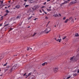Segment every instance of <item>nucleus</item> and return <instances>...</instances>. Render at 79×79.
<instances>
[{
  "label": "nucleus",
  "instance_id": "f257e3e1",
  "mask_svg": "<svg viewBox=\"0 0 79 79\" xmlns=\"http://www.w3.org/2000/svg\"><path fill=\"white\" fill-rule=\"evenodd\" d=\"M17 65L15 64L14 66H13L12 68H11V69L10 70V73H11L13 71H14L15 69H17Z\"/></svg>",
  "mask_w": 79,
  "mask_h": 79
},
{
  "label": "nucleus",
  "instance_id": "f03ea898",
  "mask_svg": "<svg viewBox=\"0 0 79 79\" xmlns=\"http://www.w3.org/2000/svg\"><path fill=\"white\" fill-rule=\"evenodd\" d=\"M51 30V29H50V28L48 27L47 28V29L44 31V32L46 34H48V32H50Z\"/></svg>",
  "mask_w": 79,
  "mask_h": 79
},
{
  "label": "nucleus",
  "instance_id": "7ed1b4c3",
  "mask_svg": "<svg viewBox=\"0 0 79 79\" xmlns=\"http://www.w3.org/2000/svg\"><path fill=\"white\" fill-rule=\"evenodd\" d=\"M11 69V66L7 65L6 66V68L5 69V71H7L8 70H9L10 71V70Z\"/></svg>",
  "mask_w": 79,
  "mask_h": 79
},
{
  "label": "nucleus",
  "instance_id": "20e7f679",
  "mask_svg": "<svg viewBox=\"0 0 79 79\" xmlns=\"http://www.w3.org/2000/svg\"><path fill=\"white\" fill-rule=\"evenodd\" d=\"M58 69L57 68H54L53 71L54 73H56L58 71Z\"/></svg>",
  "mask_w": 79,
  "mask_h": 79
},
{
  "label": "nucleus",
  "instance_id": "39448f33",
  "mask_svg": "<svg viewBox=\"0 0 79 79\" xmlns=\"http://www.w3.org/2000/svg\"><path fill=\"white\" fill-rule=\"evenodd\" d=\"M35 10V8H31L29 9V10L30 11L32 12V11H34Z\"/></svg>",
  "mask_w": 79,
  "mask_h": 79
},
{
  "label": "nucleus",
  "instance_id": "423d86ee",
  "mask_svg": "<svg viewBox=\"0 0 79 79\" xmlns=\"http://www.w3.org/2000/svg\"><path fill=\"white\" fill-rule=\"evenodd\" d=\"M70 60V62H72V61H74V59L73 58V57H71Z\"/></svg>",
  "mask_w": 79,
  "mask_h": 79
},
{
  "label": "nucleus",
  "instance_id": "0eeeda50",
  "mask_svg": "<svg viewBox=\"0 0 79 79\" xmlns=\"http://www.w3.org/2000/svg\"><path fill=\"white\" fill-rule=\"evenodd\" d=\"M28 2L29 3H34L35 1H33V0H28Z\"/></svg>",
  "mask_w": 79,
  "mask_h": 79
},
{
  "label": "nucleus",
  "instance_id": "6e6552de",
  "mask_svg": "<svg viewBox=\"0 0 79 79\" xmlns=\"http://www.w3.org/2000/svg\"><path fill=\"white\" fill-rule=\"evenodd\" d=\"M69 19L70 20H71L72 22L73 23H74V20H73V17H71L69 18Z\"/></svg>",
  "mask_w": 79,
  "mask_h": 79
},
{
  "label": "nucleus",
  "instance_id": "1a4fd4ad",
  "mask_svg": "<svg viewBox=\"0 0 79 79\" xmlns=\"http://www.w3.org/2000/svg\"><path fill=\"white\" fill-rule=\"evenodd\" d=\"M68 21H69V19H66L64 22V23H68Z\"/></svg>",
  "mask_w": 79,
  "mask_h": 79
},
{
  "label": "nucleus",
  "instance_id": "9d476101",
  "mask_svg": "<svg viewBox=\"0 0 79 79\" xmlns=\"http://www.w3.org/2000/svg\"><path fill=\"white\" fill-rule=\"evenodd\" d=\"M47 10L48 12L51 11H52V10L51 9H47Z\"/></svg>",
  "mask_w": 79,
  "mask_h": 79
},
{
  "label": "nucleus",
  "instance_id": "9b49d317",
  "mask_svg": "<svg viewBox=\"0 0 79 79\" xmlns=\"http://www.w3.org/2000/svg\"><path fill=\"white\" fill-rule=\"evenodd\" d=\"M53 16H54V17H57L59 16L58 15L55 14Z\"/></svg>",
  "mask_w": 79,
  "mask_h": 79
},
{
  "label": "nucleus",
  "instance_id": "f8f14e48",
  "mask_svg": "<svg viewBox=\"0 0 79 79\" xmlns=\"http://www.w3.org/2000/svg\"><path fill=\"white\" fill-rule=\"evenodd\" d=\"M6 13H7V14H8V13H10V11H8V10H6Z\"/></svg>",
  "mask_w": 79,
  "mask_h": 79
},
{
  "label": "nucleus",
  "instance_id": "ddd939ff",
  "mask_svg": "<svg viewBox=\"0 0 79 79\" xmlns=\"http://www.w3.org/2000/svg\"><path fill=\"white\" fill-rule=\"evenodd\" d=\"M35 9H37V8H39V6H35Z\"/></svg>",
  "mask_w": 79,
  "mask_h": 79
},
{
  "label": "nucleus",
  "instance_id": "4468645a",
  "mask_svg": "<svg viewBox=\"0 0 79 79\" xmlns=\"http://www.w3.org/2000/svg\"><path fill=\"white\" fill-rule=\"evenodd\" d=\"M75 35L76 37H79V35H78V33L76 34Z\"/></svg>",
  "mask_w": 79,
  "mask_h": 79
},
{
  "label": "nucleus",
  "instance_id": "2eb2a0df",
  "mask_svg": "<svg viewBox=\"0 0 79 79\" xmlns=\"http://www.w3.org/2000/svg\"><path fill=\"white\" fill-rule=\"evenodd\" d=\"M57 40H58V41H59V42H61V39H58Z\"/></svg>",
  "mask_w": 79,
  "mask_h": 79
},
{
  "label": "nucleus",
  "instance_id": "dca6fc26",
  "mask_svg": "<svg viewBox=\"0 0 79 79\" xmlns=\"http://www.w3.org/2000/svg\"><path fill=\"white\" fill-rule=\"evenodd\" d=\"M32 74V73H29L28 75H27V76H31Z\"/></svg>",
  "mask_w": 79,
  "mask_h": 79
},
{
  "label": "nucleus",
  "instance_id": "f3484780",
  "mask_svg": "<svg viewBox=\"0 0 79 79\" xmlns=\"http://www.w3.org/2000/svg\"><path fill=\"white\" fill-rule=\"evenodd\" d=\"M19 7H20L19 6H15V8L18 9L19 8Z\"/></svg>",
  "mask_w": 79,
  "mask_h": 79
},
{
  "label": "nucleus",
  "instance_id": "a211bd4d",
  "mask_svg": "<svg viewBox=\"0 0 79 79\" xmlns=\"http://www.w3.org/2000/svg\"><path fill=\"white\" fill-rule=\"evenodd\" d=\"M20 16L18 15L16 17V19H19V18H20Z\"/></svg>",
  "mask_w": 79,
  "mask_h": 79
},
{
  "label": "nucleus",
  "instance_id": "6ab92c4d",
  "mask_svg": "<svg viewBox=\"0 0 79 79\" xmlns=\"http://www.w3.org/2000/svg\"><path fill=\"white\" fill-rule=\"evenodd\" d=\"M8 64V63H6V64H4V65H3V66H6V65H7Z\"/></svg>",
  "mask_w": 79,
  "mask_h": 79
},
{
  "label": "nucleus",
  "instance_id": "aec40b11",
  "mask_svg": "<svg viewBox=\"0 0 79 79\" xmlns=\"http://www.w3.org/2000/svg\"><path fill=\"white\" fill-rule=\"evenodd\" d=\"M69 2H68L67 1H65L64 2V4H66V3H68Z\"/></svg>",
  "mask_w": 79,
  "mask_h": 79
},
{
  "label": "nucleus",
  "instance_id": "412c9836",
  "mask_svg": "<svg viewBox=\"0 0 79 79\" xmlns=\"http://www.w3.org/2000/svg\"><path fill=\"white\" fill-rule=\"evenodd\" d=\"M73 76H77V74H76V73H73Z\"/></svg>",
  "mask_w": 79,
  "mask_h": 79
},
{
  "label": "nucleus",
  "instance_id": "4be33fe9",
  "mask_svg": "<svg viewBox=\"0 0 79 79\" xmlns=\"http://www.w3.org/2000/svg\"><path fill=\"white\" fill-rule=\"evenodd\" d=\"M36 34H37L36 33H34L33 35L32 36V37H34V36H35V35H36Z\"/></svg>",
  "mask_w": 79,
  "mask_h": 79
},
{
  "label": "nucleus",
  "instance_id": "5701e85b",
  "mask_svg": "<svg viewBox=\"0 0 79 79\" xmlns=\"http://www.w3.org/2000/svg\"><path fill=\"white\" fill-rule=\"evenodd\" d=\"M24 76H27V75H26V73H25L23 75Z\"/></svg>",
  "mask_w": 79,
  "mask_h": 79
},
{
  "label": "nucleus",
  "instance_id": "b1692460",
  "mask_svg": "<svg viewBox=\"0 0 79 79\" xmlns=\"http://www.w3.org/2000/svg\"><path fill=\"white\" fill-rule=\"evenodd\" d=\"M66 17H64V18H63V20H65V19H66Z\"/></svg>",
  "mask_w": 79,
  "mask_h": 79
},
{
  "label": "nucleus",
  "instance_id": "393cba45",
  "mask_svg": "<svg viewBox=\"0 0 79 79\" xmlns=\"http://www.w3.org/2000/svg\"><path fill=\"white\" fill-rule=\"evenodd\" d=\"M64 4V3H62L60 5V6H63V5Z\"/></svg>",
  "mask_w": 79,
  "mask_h": 79
},
{
  "label": "nucleus",
  "instance_id": "a878e982",
  "mask_svg": "<svg viewBox=\"0 0 79 79\" xmlns=\"http://www.w3.org/2000/svg\"><path fill=\"white\" fill-rule=\"evenodd\" d=\"M76 57H79V53L77 54Z\"/></svg>",
  "mask_w": 79,
  "mask_h": 79
},
{
  "label": "nucleus",
  "instance_id": "bb28decb",
  "mask_svg": "<svg viewBox=\"0 0 79 79\" xmlns=\"http://www.w3.org/2000/svg\"><path fill=\"white\" fill-rule=\"evenodd\" d=\"M66 38V36H65L64 38L62 39L63 40H64V39H65V38Z\"/></svg>",
  "mask_w": 79,
  "mask_h": 79
},
{
  "label": "nucleus",
  "instance_id": "cd10ccee",
  "mask_svg": "<svg viewBox=\"0 0 79 79\" xmlns=\"http://www.w3.org/2000/svg\"><path fill=\"white\" fill-rule=\"evenodd\" d=\"M71 77V76H70L68 77H67V79H69Z\"/></svg>",
  "mask_w": 79,
  "mask_h": 79
},
{
  "label": "nucleus",
  "instance_id": "c85d7f7f",
  "mask_svg": "<svg viewBox=\"0 0 79 79\" xmlns=\"http://www.w3.org/2000/svg\"><path fill=\"white\" fill-rule=\"evenodd\" d=\"M29 6V5H26L25 6V7H28V6Z\"/></svg>",
  "mask_w": 79,
  "mask_h": 79
},
{
  "label": "nucleus",
  "instance_id": "c756f323",
  "mask_svg": "<svg viewBox=\"0 0 79 79\" xmlns=\"http://www.w3.org/2000/svg\"><path fill=\"white\" fill-rule=\"evenodd\" d=\"M7 15H8V14L6 13V14L4 15V16H7Z\"/></svg>",
  "mask_w": 79,
  "mask_h": 79
},
{
  "label": "nucleus",
  "instance_id": "7c9ffc66",
  "mask_svg": "<svg viewBox=\"0 0 79 79\" xmlns=\"http://www.w3.org/2000/svg\"><path fill=\"white\" fill-rule=\"evenodd\" d=\"M45 63H43V64H42V65L43 66H45Z\"/></svg>",
  "mask_w": 79,
  "mask_h": 79
},
{
  "label": "nucleus",
  "instance_id": "2f4dec72",
  "mask_svg": "<svg viewBox=\"0 0 79 79\" xmlns=\"http://www.w3.org/2000/svg\"><path fill=\"white\" fill-rule=\"evenodd\" d=\"M3 57H2V58H0V61H1V60H2V59H3Z\"/></svg>",
  "mask_w": 79,
  "mask_h": 79
},
{
  "label": "nucleus",
  "instance_id": "473e14b6",
  "mask_svg": "<svg viewBox=\"0 0 79 79\" xmlns=\"http://www.w3.org/2000/svg\"><path fill=\"white\" fill-rule=\"evenodd\" d=\"M54 39H55V40H56V41L57 42H58V40H56V38H55Z\"/></svg>",
  "mask_w": 79,
  "mask_h": 79
},
{
  "label": "nucleus",
  "instance_id": "72a5a7b5",
  "mask_svg": "<svg viewBox=\"0 0 79 79\" xmlns=\"http://www.w3.org/2000/svg\"><path fill=\"white\" fill-rule=\"evenodd\" d=\"M78 69H76V70H75V71L76 72L77 71H78Z\"/></svg>",
  "mask_w": 79,
  "mask_h": 79
},
{
  "label": "nucleus",
  "instance_id": "f704fd0d",
  "mask_svg": "<svg viewBox=\"0 0 79 79\" xmlns=\"http://www.w3.org/2000/svg\"><path fill=\"white\" fill-rule=\"evenodd\" d=\"M31 18H32V16H31V17H30L28 19H31Z\"/></svg>",
  "mask_w": 79,
  "mask_h": 79
},
{
  "label": "nucleus",
  "instance_id": "c9c22d12",
  "mask_svg": "<svg viewBox=\"0 0 79 79\" xmlns=\"http://www.w3.org/2000/svg\"><path fill=\"white\" fill-rule=\"evenodd\" d=\"M8 25H9V24H6L4 26V27H5V26H8Z\"/></svg>",
  "mask_w": 79,
  "mask_h": 79
},
{
  "label": "nucleus",
  "instance_id": "e433bc0d",
  "mask_svg": "<svg viewBox=\"0 0 79 79\" xmlns=\"http://www.w3.org/2000/svg\"><path fill=\"white\" fill-rule=\"evenodd\" d=\"M1 3V4H2L3 3V1H2Z\"/></svg>",
  "mask_w": 79,
  "mask_h": 79
},
{
  "label": "nucleus",
  "instance_id": "4c0bfd02",
  "mask_svg": "<svg viewBox=\"0 0 79 79\" xmlns=\"http://www.w3.org/2000/svg\"><path fill=\"white\" fill-rule=\"evenodd\" d=\"M50 21H49L48 22V23L47 25V26H48V24H49V23H50Z\"/></svg>",
  "mask_w": 79,
  "mask_h": 79
},
{
  "label": "nucleus",
  "instance_id": "58836bf2",
  "mask_svg": "<svg viewBox=\"0 0 79 79\" xmlns=\"http://www.w3.org/2000/svg\"><path fill=\"white\" fill-rule=\"evenodd\" d=\"M3 5H0V6H2V7H3Z\"/></svg>",
  "mask_w": 79,
  "mask_h": 79
},
{
  "label": "nucleus",
  "instance_id": "ea45409f",
  "mask_svg": "<svg viewBox=\"0 0 79 79\" xmlns=\"http://www.w3.org/2000/svg\"><path fill=\"white\" fill-rule=\"evenodd\" d=\"M27 50V51L29 50V48H28Z\"/></svg>",
  "mask_w": 79,
  "mask_h": 79
},
{
  "label": "nucleus",
  "instance_id": "a19ab883",
  "mask_svg": "<svg viewBox=\"0 0 79 79\" xmlns=\"http://www.w3.org/2000/svg\"><path fill=\"white\" fill-rule=\"evenodd\" d=\"M45 19H48V17H47L46 16V17H45Z\"/></svg>",
  "mask_w": 79,
  "mask_h": 79
},
{
  "label": "nucleus",
  "instance_id": "79ce46f5",
  "mask_svg": "<svg viewBox=\"0 0 79 79\" xmlns=\"http://www.w3.org/2000/svg\"><path fill=\"white\" fill-rule=\"evenodd\" d=\"M46 3H47L46 2H45L44 3V5H46Z\"/></svg>",
  "mask_w": 79,
  "mask_h": 79
},
{
  "label": "nucleus",
  "instance_id": "37998d69",
  "mask_svg": "<svg viewBox=\"0 0 79 79\" xmlns=\"http://www.w3.org/2000/svg\"><path fill=\"white\" fill-rule=\"evenodd\" d=\"M46 44H47V43H43V44H44V45H46Z\"/></svg>",
  "mask_w": 79,
  "mask_h": 79
},
{
  "label": "nucleus",
  "instance_id": "c03bdc74",
  "mask_svg": "<svg viewBox=\"0 0 79 79\" xmlns=\"http://www.w3.org/2000/svg\"><path fill=\"white\" fill-rule=\"evenodd\" d=\"M0 76H3V74L2 73V74L0 75Z\"/></svg>",
  "mask_w": 79,
  "mask_h": 79
},
{
  "label": "nucleus",
  "instance_id": "a18cd8bd",
  "mask_svg": "<svg viewBox=\"0 0 79 79\" xmlns=\"http://www.w3.org/2000/svg\"><path fill=\"white\" fill-rule=\"evenodd\" d=\"M51 0H47V2H50V1Z\"/></svg>",
  "mask_w": 79,
  "mask_h": 79
},
{
  "label": "nucleus",
  "instance_id": "49530a36",
  "mask_svg": "<svg viewBox=\"0 0 79 79\" xmlns=\"http://www.w3.org/2000/svg\"><path fill=\"white\" fill-rule=\"evenodd\" d=\"M37 18H35V19H34V20H35V21L36 20V19H37Z\"/></svg>",
  "mask_w": 79,
  "mask_h": 79
},
{
  "label": "nucleus",
  "instance_id": "de8ad7c7",
  "mask_svg": "<svg viewBox=\"0 0 79 79\" xmlns=\"http://www.w3.org/2000/svg\"><path fill=\"white\" fill-rule=\"evenodd\" d=\"M77 73H79V70L78 69V71H77Z\"/></svg>",
  "mask_w": 79,
  "mask_h": 79
},
{
  "label": "nucleus",
  "instance_id": "09e8293b",
  "mask_svg": "<svg viewBox=\"0 0 79 79\" xmlns=\"http://www.w3.org/2000/svg\"><path fill=\"white\" fill-rule=\"evenodd\" d=\"M2 26V24H0V26Z\"/></svg>",
  "mask_w": 79,
  "mask_h": 79
},
{
  "label": "nucleus",
  "instance_id": "8fccbe9b",
  "mask_svg": "<svg viewBox=\"0 0 79 79\" xmlns=\"http://www.w3.org/2000/svg\"><path fill=\"white\" fill-rule=\"evenodd\" d=\"M44 7H45V6H42V8H44Z\"/></svg>",
  "mask_w": 79,
  "mask_h": 79
},
{
  "label": "nucleus",
  "instance_id": "3c124183",
  "mask_svg": "<svg viewBox=\"0 0 79 79\" xmlns=\"http://www.w3.org/2000/svg\"><path fill=\"white\" fill-rule=\"evenodd\" d=\"M40 13H42V12L41 11V10H40Z\"/></svg>",
  "mask_w": 79,
  "mask_h": 79
},
{
  "label": "nucleus",
  "instance_id": "603ef678",
  "mask_svg": "<svg viewBox=\"0 0 79 79\" xmlns=\"http://www.w3.org/2000/svg\"><path fill=\"white\" fill-rule=\"evenodd\" d=\"M27 77H29V76H27V77H25V78H27Z\"/></svg>",
  "mask_w": 79,
  "mask_h": 79
},
{
  "label": "nucleus",
  "instance_id": "864d4df0",
  "mask_svg": "<svg viewBox=\"0 0 79 79\" xmlns=\"http://www.w3.org/2000/svg\"><path fill=\"white\" fill-rule=\"evenodd\" d=\"M52 8V6H50L49 7V8H50V9H51L50 8Z\"/></svg>",
  "mask_w": 79,
  "mask_h": 79
},
{
  "label": "nucleus",
  "instance_id": "5fc2aeb1",
  "mask_svg": "<svg viewBox=\"0 0 79 79\" xmlns=\"http://www.w3.org/2000/svg\"><path fill=\"white\" fill-rule=\"evenodd\" d=\"M59 16H61V14H59Z\"/></svg>",
  "mask_w": 79,
  "mask_h": 79
},
{
  "label": "nucleus",
  "instance_id": "6e6d98bb",
  "mask_svg": "<svg viewBox=\"0 0 79 79\" xmlns=\"http://www.w3.org/2000/svg\"><path fill=\"white\" fill-rule=\"evenodd\" d=\"M8 2H9V3H10V2H11V1H9Z\"/></svg>",
  "mask_w": 79,
  "mask_h": 79
},
{
  "label": "nucleus",
  "instance_id": "4d7b16f0",
  "mask_svg": "<svg viewBox=\"0 0 79 79\" xmlns=\"http://www.w3.org/2000/svg\"><path fill=\"white\" fill-rule=\"evenodd\" d=\"M3 19L2 18L1 20H3Z\"/></svg>",
  "mask_w": 79,
  "mask_h": 79
},
{
  "label": "nucleus",
  "instance_id": "13d9d810",
  "mask_svg": "<svg viewBox=\"0 0 79 79\" xmlns=\"http://www.w3.org/2000/svg\"><path fill=\"white\" fill-rule=\"evenodd\" d=\"M25 2H27V0H24Z\"/></svg>",
  "mask_w": 79,
  "mask_h": 79
},
{
  "label": "nucleus",
  "instance_id": "bf43d9fd",
  "mask_svg": "<svg viewBox=\"0 0 79 79\" xmlns=\"http://www.w3.org/2000/svg\"><path fill=\"white\" fill-rule=\"evenodd\" d=\"M2 8V6H0V8Z\"/></svg>",
  "mask_w": 79,
  "mask_h": 79
},
{
  "label": "nucleus",
  "instance_id": "052dcab7",
  "mask_svg": "<svg viewBox=\"0 0 79 79\" xmlns=\"http://www.w3.org/2000/svg\"><path fill=\"white\" fill-rule=\"evenodd\" d=\"M9 30V31H11V29H10Z\"/></svg>",
  "mask_w": 79,
  "mask_h": 79
},
{
  "label": "nucleus",
  "instance_id": "680f3d73",
  "mask_svg": "<svg viewBox=\"0 0 79 79\" xmlns=\"http://www.w3.org/2000/svg\"><path fill=\"white\" fill-rule=\"evenodd\" d=\"M9 30V31H11V29H10Z\"/></svg>",
  "mask_w": 79,
  "mask_h": 79
},
{
  "label": "nucleus",
  "instance_id": "e2e57ef3",
  "mask_svg": "<svg viewBox=\"0 0 79 79\" xmlns=\"http://www.w3.org/2000/svg\"><path fill=\"white\" fill-rule=\"evenodd\" d=\"M70 0H67V1H68V2H69V1H70Z\"/></svg>",
  "mask_w": 79,
  "mask_h": 79
},
{
  "label": "nucleus",
  "instance_id": "0e129e2a",
  "mask_svg": "<svg viewBox=\"0 0 79 79\" xmlns=\"http://www.w3.org/2000/svg\"><path fill=\"white\" fill-rule=\"evenodd\" d=\"M53 59H53V57H52V60H53Z\"/></svg>",
  "mask_w": 79,
  "mask_h": 79
},
{
  "label": "nucleus",
  "instance_id": "69168bd1",
  "mask_svg": "<svg viewBox=\"0 0 79 79\" xmlns=\"http://www.w3.org/2000/svg\"><path fill=\"white\" fill-rule=\"evenodd\" d=\"M5 8H6V9L7 8V7H5Z\"/></svg>",
  "mask_w": 79,
  "mask_h": 79
},
{
  "label": "nucleus",
  "instance_id": "338daca9",
  "mask_svg": "<svg viewBox=\"0 0 79 79\" xmlns=\"http://www.w3.org/2000/svg\"><path fill=\"white\" fill-rule=\"evenodd\" d=\"M42 11H44V9H42Z\"/></svg>",
  "mask_w": 79,
  "mask_h": 79
},
{
  "label": "nucleus",
  "instance_id": "774afa93",
  "mask_svg": "<svg viewBox=\"0 0 79 79\" xmlns=\"http://www.w3.org/2000/svg\"><path fill=\"white\" fill-rule=\"evenodd\" d=\"M45 14H46V15H47V13L46 12H45Z\"/></svg>",
  "mask_w": 79,
  "mask_h": 79
}]
</instances>
